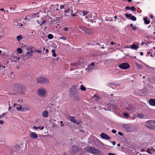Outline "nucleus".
Here are the masks:
<instances>
[{
    "label": "nucleus",
    "instance_id": "obj_1",
    "mask_svg": "<svg viewBox=\"0 0 155 155\" xmlns=\"http://www.w3.org/2000/svg\"><path fill=\"white\" fill-rule=\"evenodd\" d=\"M13 91L18 94H24L26 92V87L18 83L14 84L12 87Z\"/></svg>",
    "mask_w": 155,
    "mask_h": 155
},
{
    "label": "nucleus",
    "instance_id": "obj_2",
    "mask_svg": "<svg viewBox=\"0 0 155 155\" xmlns=\"http://www.w3.org/2000/svg\"><path fill=\"white\" fill-rule=\"evenodd\" d=\"M36 81L37 83L43 84H48L49 82V80L48 79L43 76L37 78Z\"/></svg>",
    "mask_w": 155,
    "mask_h": 155
},
{
    "label": "nucleus",
    "instance_id": "obj_3",
    "mask_svg": "<svg viewBox=\"0 0 155 155\" xmlns=\"http://www.w3.org/2000/svg\"><path fill=\"white\" fill-rule=\"evenodd\" d=\"M146 126L150 129H153L155 128V121L149 120L147 121L146 124Z\"/></svg>",
    "mask_w": 155,
    "mask_h": 155
},
{
    "label": "nucleus",
    "instance_id": "obj_4",
    "mask_svg": "<svg viewBox=\"0 0 155 155\" xmlns=\"http://www.w3.org/2000/svg\"><path fill=\"white\" fill-rule=\"evenodd\" d=\"M118 67L122 69L126 70L130 68V65L127 63H123L120 64Z\"/></svg>",
    "mask_w": 155,
    "mask_h": 155
},
{
    "label": "nucleus",
    "instance_id": "obj_5",
    "mask_svg": "<svg viewBox=\"0 0 155 155\" xmlns=\"http://www.w3.org/2000/svg\"><path fill=\"white\" fill-rule=\"evenodd\" d=\"M46 91L44 89L39 88L38 91V93L39 96L44 97L46 93Z\"/></svg>",
    "mask_w": 155,
    "mask_h": 155
},
{
    "label": "nucleus",
    "instance_id": "obj_6",
    "mask_svg": "<svg viewBox=\"0 0 155 155\" xmlns=\"http://www.w3.org/2000/svg\"><path fill=\"white\" fill-rule=\"evenodd\" d=\"M127 108L128 110L131 111L132 112H135V107L132 104H128Z\"/></svg>",
    "mask_w": 155,
    "mask_h": 155
},
{
    "label": "nucleus",
    "instance_id": "obj_7",
    "mask_svg": "<svg viewBox=\"0 0 155 155\" xmlns=\"http://www.w3.org/2000/svg\"><path fill=\"white\" fill-rule=\"evenodd\" d=\"M101 138L103 139L109 140L110 139V137L105 133H102L100 135Z\"/></svg>",
    "mask_w": 155,
    "mask_h": 155
},
{
    "label": "nucleus",
    "instance_id": "obj_8",
    "mask_svg": "<svg viewBox=\"0 0 155 155\" xmlns=\"http://www.w3.org/2000/svg\"><path fill=\"white\" fill-rule=\"evenodd\" d=\"M80 29L84 31L85 34H88L89 32V29L85 27L81 26L79 27Z\"/></svg>",
    "mask_w": 155,
    "mask_h": 155
},
{
    "label": "nucleus",
    "instance_id": "obj_9",
    "mask_svg": "<svg viewBox=\"0 0 155 155\" xmlns=\"http://www.w3.org/2000/svg\"><path fill=\"white\" fill-rule=\"evenodd\" d=\"M94 148V147L90 146L88 147H85L84 148V150H86L89 153H92Z\"/></svg>",
    "mask_w": 155,
    "mask_h": 155
},
{
    "label": "nucleus",
    "instance_id": "obj_10",
    "mask_svg": "<svg viewBox=\"0 0 155 155\" xmlns=\"http://www.w3.org/2000/svg\"><path fill=\"white\" fill-rule=\"evenodd\" d=\"M101 153V151L100 150L97 149H96L94 148L92 154H94L97 155L98 154L100 155Z\"/></svg>",
    "mask_w": 155,
    "mask_h": 155
},
{
    "label": "nucleus",
    "instance_id": "obj_11",
    "mask_svg": "<svg viewBox=\"0 0 155 155\" xmlns=\"http://www.w3.org/2000/svg\"><path fill=\"white\" fill-rule=\"evenodd\" d=\"M30 136L31 138L34 139H36L38 137L37 134L35 132H31L30 134Z\"/></svg>",
    "mask_w": 155,
    "mask_h": 155
},
{
    "label": "nucleus",
    "instance_id": "obj_12",
    "mask_svg": "<svg viewBox=\"0 0 155 155\" xmlns=\"http://www.w3.org/2000/svg\"><path fill=\"white\" fill-rule=\"evenodd\" d=\"M125 9L127 10H132L133 12H135L136 11V8L133 6H132L131 7H130L128 6H126V7H125Z\"/></svg>",
    "mask_w": 155,
    "mask_h": 155
},
{
    "label": "nucleus",
    "instance_id": "obj_13",
    "mask_svg": "<svg viewBox=\"0 0 155 155\" xmlns=\"http://www.w3.org/2000/svg\"><path fill=\"white\" fill-rule=\"evenodd\" d=\"M42 116L44 118L47 117L49 115V113L48 110H45L42 112Z\"/></svg>",
    "mask_w": 155,
    "mask_h": 155
},
{
    "label": "nucleus",
    "instance_id": "obj_14",
    "mask_svg": "<svg viewBox=\"0 0 155 155\" xmlns=\"http://www.w3.org/2000/svg\"><path fill=\"white\" fill-rule=\"evenodd\" d=\"M150 104L152 106H155V99H151L149 101Z\"/></svg>",
    "mask_w": 155,
    "mask_h": 155
},
{
    "label": "nucleus",
    "instance_id": "obj_15",
    "mask_svg": "<svg viewBox=\"0 0 155 155\" xmlns=\"http://www.w3.org/2000/svg\"><path fill=\"white\" fill-rule=\"evenodd\" d=\"M14 107H15L18 110H22L21 107L20 105H18L16 104H14Z\"/></svg>",
    "mask_w": 155,
    "mask_h": 155
},
{
    "label": "nucleus",
    "instance_id": "obj_16",
    "mask_svg": "<svg viewBox=\"0 0 155 155\" xmlns=\"http://www.w3.org/2000/svg\"><path fill=\"white\" fill-rule=\"evenodd\" d=\"M74 95V97L75 100L78 101L79 100V97L77 93H75Z\"/></svg>",
    "mask_w": 155,
    "mask_h": 155
},
{
    "label": "nucleus",
    "instance_id": "obj_17",
    "mask_svg": "<svg viewBox=\"0 0 155 155\" xmlns=\"http://www.w3.org/2000/svg\"><path fill=\"white\" fill-rule=\"evenodd\" d=\"M72 148H73V152H77L78 150V149L77 147V146L75 145H74L72 146Z\"/></svg>",
    "mask_w": 155,
    "mask_h": 155
},
{
    "label": "nucleus",
    "instance_id": "obj_18",
    "mask_svg": "<svg viewBox=\"0 0 155 155\" xmlns=\"http://www.w3.org/2000/svg\"><path fill=\"white\" fill-rule=\"evenodd\" d=\"M131 48L133 49L137 50L138 48V46L134 44H133L131 45Z\"/></svg>",
    "mask_w": 155,
    "mask_h": 155
},
{
    "label": "nucleus",
    "instance_id": "obj_19",
    "mask_svg": "<svg viewBox=\"0 0 155 155\" xmlns=\"http://www.w3.org/2000/svg\"><path fill=\"white\" fill-rule=\"evenodd\" d=\"M94 63H92L91 64L89 65L88 67L87 68V69L89 71L90 70H91L93 69L92 68H91V67H93L94 65Z\"/></svg>",
    "mask_w": 155,
    "mask_h": 155
},
{
    "label": "nucleus",
    "instance_id": "obj_20",
    "mask_svg": "<svg viewBox=\"0 0 155 155\" xmlns=\"http://www.w3.org/2000/svg\"><path fill=\"white\" fill-rule=\"evenodd\" d=\"M33 51H29L26 54V55L28 56V57H27L28 58V57H31L33 54Z\"/></svg>",
    "mask_w": 155,
    "mask_h": 155
},
{
    "label": "nucleus",
    "instance_id": "obj_21",
    "mask_svg": "<svg viewBox=\"0 0 155 155\" xmlns=\"http://www.w3.org/2000/svg\"><path fill=\"white\" fill-rule=\"evenodd\" d=\"M143 20L145 23L146 24H148L150 23V21L149 20H147V18H143Z\"/></svg>",
    "mask_w": 155,
    "mask_h": 155
},
{
    "label": "nucleus",
    "instance_id": "obj_22",
    "mask_svg": "<svg viewBox=\"0 0 155 155\" xmlns=\"http://www.w3.org/2000/svg\"><path fill=\"white\" fill-rule=\"evenodd\" d=\"M89 12L85 10H84L82 12V15L84 16L87 15Z\"/></svg>",
    "mask_w": 155,
    "mask_h": 155
},
{
    "label": "nucleus",
    "instance_id": "obj_23",
    "mask_svg": "<svg viewBox=\"0 0 155 155\" xmlns=\"http://www.w3.org/2000/svg\"><path fill=\"white\" fill-rule=\"evenodd\" d=\"M125 16L126 18H129L130 19H131V18L132 16L131 14H125Z\"/></svg>",
    "mask_w": 155,
    "mask_h": 155
},
{
    "label": "nucleus",
    "instance_id": "obj_24",
    "mask_svg": "<svg viewBox=\"0 0 155 155\" xmlns=\"http://www.w3.org/2000/svg\"><path fill=\"white\" fill-rule=\"evenodd\" d=\"M51 52L52 53V56L53 57H55L56 56V54L55 53V50L54 49L51 50Z\"/></svg>",
    "mask_w": 155,
    "mask_h": 155
},
{
    "label": "nucleus",
    "instance_id": "obj_25",
    "mask_svg": "<svg viewBox=\"0 0 155 155\" xmlns=\"http://www.w3.org/2000/svg\"><path fill=\"white\" fill-rule=\"evenodd\" d=\"M22 38L21 35H19L16 37V39L18 41H20Z\"/></svg>",
    "mask_w": 155,
    "mask_h": 155
},
{
    "label": "nucleus",
    "instance_id": "obj_26",
    "mask_svg": "<svg viewBox=\"0 0 155 155\" xmlns=\"http://www.w3.org/2000/svg\"><path fill=\"white\" fill-rule=\"evenodd\" d=\"M137 117L140 118H143V114H140V113H138L137 114Z\"/></svg>",
    "mask_w": 155,
    "mask_h": 155
},
{
    "label": "nucleus",
    "instance_id": "obj_27",
    "mask_svg": "<svg viewBox=\"0 0 155 155\" xmlns=\"http://www.w3.org/2000/svg\"><path fill=\"white\" fill-rule=\"evenodd\" d=\"M70 118H71V120L72 122L74 123H76L75 120L73 117L71 116Z\"/></svg>",
    "mask_w": 155,
    "mask_h": 155
},
{
    "label": "nucleus",
    "instance_id": "obj_28",
    "mask_svg": "<svg viewBox=\"0 0 155 155\" xmlns=\"http://www.w3.org/2000/svg\"><path fill=\"white\" fill-rule=\"evenodd\" d=\"M131 20L135 21L136 20L137 18L134 16L132 15L131 18Z\"/></svg>",
    "mask_w": 155,
    "mask_h": 155
},
{
    "label": "nucleus",
    "instance_id": "obj_29",
    "mask_svg": "<svg viewBox=\"0 0 155 155\" xmlns=\"http://www.w3.org/2000/svg\"><path fill=\"white\" fill-rule=\"evenodd\" d=\"M81 89L83 91H85L86 90V88L83 85H81Z\"/></svg>",
    "mask_w": 155,
    "mask_h": 155
},
{
    "label": "nucleus",
    "instance_id": "obj_30",
    "mask_svg": "<svg viewBox=\"0 0 155 155\" xmlns=\"http://www.w3.org/2000/svg\"><path fill=\"white\" fill-rule=\"evenodd\" d=\"M17 51L20 54H21L22 52V51L21 48H18L17 49Z\"/></svg>",
    "mask_w": 155,
    "mask_h": 155
},
{
    "label": "nucleus",
    "instance_id": "obj_31",
    "mask_svg": "<svg viewBox=\"0 0 155 155\" xmlns=\"http://www.w3.org/2000/svg\"><path fill=\"white\" fill-rule=\"evenodd\" d=\"M53 38V36L51 34H49L48 35V38L49 39H51Z\"/></svg>",
    "mask_w": 155,
    "mask_h": 155
},
{
    "label": "nucleus",
    "instance_id": "obj_32",
    "mask_svg": "<svg viewBox=\"0 0 155 155\" xmlns=\"http://www.w3.org/2000/svg\"><path fill=\"white\" fill-rule=\"evenodd\" d=\"M78 64V63H71L70 64L71 65L73 66L74 67H76V66H77Z\"/></svg>",
    "mask_w": 155,
    "mask_h": 155
},
{
    "label": "nucleus",
    "instance_id": "obj_33",
    "mask_svg": "<svg viewBox=\"0 0 155 155\" xmlns=\"http://www.w3.org/2000/svg\"><path fill=\"white\" fill-rule=\"evenodd\" d=\"M123 115L126 118H128L129 116V114L127 113H123Z\"/></svg>",
    "mask_w": 155,
    "mask_h": 155
},
{
    "label": "nucleus",
    "instance_id": "obj_34",
    "mask_svg": "<svg viewBox=\"0 0 155 155\" xmlns=\"http://www.w3.org/2000/svg\"><path fill=\"white\" fill-rule=\"evenodd\" d=\"M130 27H131L133 29V30H135L136 29V27H134L133 26V25L132 24H131L130 25Z\"/></svg>",
    "mask_w": 155,
    "mask_h": 155
},
{
    "label": "nucleus",
    "instance_id": "obj_35",
    "mask_svg": "<svg viewBox=\"0 0 155 155\" xmlns=\"http://www.w3.org/2000/svg\"><path fill=\"white\" fill-rule=\"evenodd\" d=\"M150 153H151V154L152 153H154L155 151V150L154 148H152L150 149Z\"/></svg>",
    "mask_w": 155,
    "mask_h": 155
},
{
    "label": "nucleus",
    "instance_id": "obj_36",
    "mask_svg": "<svg viewBox=\"0 0 155 155\" xmlns=\"http://www.w3.org/2000/svg\"><path fill=\"white\" fill-rule=\"evenodd\" d=\"M147 153L150 154H151V153H150V150L149 148H148L147 150Z\"/></svg>",
    "mask_w": 155,
    "mask_h": 155
},
{
    "label": "nucleus",
    "instance_id": "obj_37",
    "mask_svg": "<svg viewBox=\"0 0 155 155\" xmlns=\"http://www.w3.org/2000/svg\"><path fill=\"white\" fill-rule=\"evenodd\" d=\"M60 39H63L64 40H66L67 39V38L65 37H60Z\"/></svg>",
    "mask_w": 155,
    "mask_h": 155
},
{
    "label": "nucleus",
    "instance_id": "obj_38",
    "mask_svg": "<svg viewBox=\"0 0 155 155\" xmlns=\"http://www.w3.org/2000/svg\"><path fill=\"white\" fill-rule=\"evenodd\" d=\"M65 12L66 13L65 16H66L67 15V14L69 13V10H67L65 11Z\"/></svg>",
    "mask_w": 155,
    "mask_h": 155
},
{
    "label": "nucleus",
    "instance_id": "obj_39",
    "mask_svg": "<svg viewBox=\"0 0 155 155\" xmlns=\"http://www.w3.org/2000/svg\"><path fill=\"white\" fill-rule=\"evenodd\" d=\"M35 51L36 52H38V53H41L42 52L41 51V50H35Z\"/></svg>",
    "mask_w": 155,
    "mask_h": 155
},
{
    "label": "nucleus",
    "instance_id": "obj_40",
    "mask_svg": "<svg viewBox=\"0 0 155 155\" xmlns=\"http://www.w3.org/2000/svg\"><path fill=\"white\" fill-rule=\"evenodd\" d=\"M44 126L41 127L39 126V127H38V129H40L41 130H43L44 129Z\"/></svg>",
    "mask_w": 155,
    "mask_h": 155
},
{
    "label": "nucleus",
    "instance_id": "obj_41",
    "mask_svg": "<svg viewBox=\"0 0 155 155\" xmlns=\"http://www.w3.org/2000/svg\"><path fill=\"white\" fill-rule=\"evenodd\" d=\"M111 132L114 134H115L116 132V131L115 130L113 129L111 130Z\"/></svg>",
    "mask_w": 155,
    "mask_h": 155
},
{
    "label": "nucleus",
    "instance_id": "obj_42",
    "mask_svg": "<svg viewBox=\"0 0 155 155\" xmlns=\"http://www.w3.org/2000/svg\"><path fill=\"white\" fill-rule=\"evenodd\" d=\"M33 128L34 129H36V130H37L38 129V127L35 126H34Z\"/></svg>",
    "mask_w": 155,
    "mask_h": 155
},
{
    "label": "nucleus",
    "instance_id": "obj_43",
    "mask_svg": "<svg viewBox=\"0 0 155 155\" xmlns=\"http://www.w3.org/2000/svg\"><path fill=\"white\" fill-rule=\"evenodd\" d=\"M64 30L65 31H67L69 30V29L67 27H65L64 28Z\"/></svg>",
    "mask_w": 155,
    "mask_h": 155
},
{
    "label": "nucleus",
    "instance_id": "obj_44",
    "mask_svg": "<svg viewBox=\"0 0 155 155\" xmlns=\"http://www.w3.org/2000/svg\"><path fill=\"white\" fill-rule=\"evenodd\" d=\"M85 18L86 19H88L90 17L89 16L87 15H85Z\"/></svg>",
    "mask_w": 155,
    "mask_h": 155
},
{
    "label": "nucleus",
    "instance_id": "obj_45",
    "mask_svg": "<svg viewBox=\"0 0 155 155\" xmlns=\"http://www.w3.org/2000/svg\"><path fill=\"white\" fill-rule=\"evenodd\" d=\"M127 126L126 125H123V127L125 129L127 128Z\"/></svg>",
    "mask_w": 155,
    "mask_h": 155
},
{
    "label": "nucleus",
    "instance_id": "obj_46",
    "mask_svg": "<svg viewBox=\"0 0 155 155\" xmlns=\"http://www.w3.org/2000/svg\"><path fill=\"white\" fill-rule=\"evenodd\" d=\"M118 134L120 136H123V134L122 133L120 132H118Z\"/></svg>",
    "mask_w": 155,
    "mask_h": 155
},
{
    "label": "nucleus",
    "instance_id": "obj_47",
    "mask_svg": "<svg viewBox=\"0 0 155 155\" xmlns=\"http://www.w3.org/2000/svg\"><path fill=\"white\" fill-rule=\"evenodd\" d=\"M12 108V107L10 106V104H9V108H8V110H10Z\"/></svg>",
    "mask_w": 155,
    "mask_h": 155
},
{
    "label": "nucleus",
    "instance_id": "obj_48",
    "mask_svg": "<svg viewBox=\"0 0 155 155\" xmlns=\"http://www.w3.org/2000/svg\"><path fill=\"white\" fill-rule=\"evenodd\" d=\"M108 155H116L114 153H108Z\"/></svg>",
    "mask_w": 155,
    "mask_h": 155
},
{
    "label": "nucleus",
    "instance_id": "obj_49",
    "mask_svg": "<svg viewBox=\"0 0 155 155\" xmlns=\"http://www.w3.org/2000/svg\"><path fill=\"white\" fill-rule=\"evenodd\" d=\"M64 5H61L60 6V8L62 9L64 7Z\"/></svg>",
    "mask_w": 155,
    "mask_h": 155
},
{
    "label": "nucleus",
    "instance_id": "obj_50",
    "mask_svg": "<svg viewBox=\"0 0 155 155\" xmlns=\"http://www.w3.org/2000/svg\"><path fill=\"white\" fill-rule=\"evenodd\" d=\"M3 124V121L2 120H0V124Z\"/></svg>",
    "mask_w": 155,
    "mask_h": 155
},
{
    "label": "nucleus",
    "instance_id": "obj_51",
    "mask_svg": "<svg viewBox=\"0 0 155 155\" xmlns=\"http://www.w3.org/2000/svg\"><path fill=\"white\" fill-rule=\"evenodd\" d=\"M94 17H95V18H97V14L94 13Z\"/></svg>",
    "mask_w": 155,
    "mask_h": 155
},
{
    "label": "nucleus",
    "instance_id": "obj_52",
    "mask_svg": "<svg viewBox=\"0 0 155 155\" xmlns=\"http://www.w3.org/2000/svg\"><path fill=\"white\" fill-rule=\"evenodd\" d=\"M60 123H61V126H62V127L64 126V125L62 124V123H63V122L62 121H60Z\"/></svg>",
    "mask_w": 155,
    "mask_h": 155
},
{
    "label": "nucleus",
    "instance_id": "obj_53",
    "mask_svg": "<svg viewBox=\"0 0 155 155\" xmlns=\"http://www.w3.org/2000/svg\"><path fill=\"white\" fill-rule=\"evenodd\" d=\"M137 67L139 68V69L141 68V65L139 64H137Z\"/></svg>",
    "mask_w": 155,
    "mask_h": 155
},
{
    "label": "nucleus",
    "instance_id": "obj_54",
    "mask_svg": "<svg viewBox=\"0 0 155 155\" xmlns=\"http://www.w3.org/2000/svg\"><path fill=\"white\" fill-rule=\"evenodd\" d=\"M0 67H3V68H5V66H3L2 64L0 65Z\"/></svg>",
    "mask_w": 155,
    "mask_h": 155
},
{
    "label": "nucleus",
    "instance_id": "obj_55",
    "mask_svg": "<svg viewBox=\"0 0 155 155\" xmlns=\"http://www.w3.org/2000/svg\"><path fill=\"white\" fill-rule=\"evenodd\" d=\"M45 21H43L41 22V25H44V23H45Z\"/></svg>",
    "mask_w": 155,
    "mask_h": 155
},
{
    "label": "nucleus",
    "instance_id": "obj_56",
    "mask_svg": "<svg viewBox=\"0 0 155 155\" xmlns=\"http://www.w3.org/2000/svg\"><path fill=\"white\" fill-rule=\"evenodd\" d=\"M110 44L111 45H113L114 44V43L113 41H111L110 42Z\"/></svg>",
    "mask_w": 155,
    "mask_h": 155
},
{
    "label": "nucleus",
    "instance_id": "obj_57",
    "mask_svg": "<svg viewBox=\"0 0 155 155\" xmlns=\"http://www.w3.org/2000/svg\"><path fill=\"white\" fill-rule=\"evenodd\" d=\"M76 15L75 14V13H74V14H72L71 15L72 16H76Z\"/></svg>",
    "mask_w": 155,
    "mask_h": 155
},
{
    "label": "nucleus",
    "instance_id": "obj_58",
    "mask_svg": "<svg viewBox=\"0 0 155 155\" xmlns=\"http://www.w3.org/2000/svg\"><path fill=\"white\" fill-rule=\"evenodd\" d=\"M140 54L142 56L143 55V53L142 52H141L140 53Z\"/></svg>",
    "mask_w": 155,
    "mask_h": 155
},
{
    "label": "nucleus",
    "instance_id": "obj_59",
    "mask_svg": "<svg viewBox=\"0 0 155 155\" xmlns=\"http://www.w3.org/2000/svg\"><path fill=\"white\" fill-rule=\"evenodd\" d=\"M0 11H4V12H5V10H4V9L3 8H0Z\"/></svg>",
    "mask_w": 155,
    "mask_h": 155
},
{
    "label": "nucleus",
    "instance_id": "obj_60",
    "mask_svg": "<svg viewBox=\"0 0 155 155\" xmlns=\"http://www.w3.org/2000/svg\"><path fill=\"white\" fill-rule=\"evenodd\" d=\"M4 117V116L2 114L0 116V118L3 117Z\"/></svg>",
    "mask_w": 155,
    "mask_h": 155
},
{
    "label": "nucleus",
    "instance_id": "obj_61",
    "mask_svg": "<svg viewBox=\"0 0 155 155\" xmlns=\"http://www.w3.org/2000/svg\"><path fill=\"white\" fill-rule=\"evenodd\" d=\"M112 143L113 145H115L116 144L115 142V141H113Z\"/></svg>",
    "mask_w": 155,
    "mask_h": 155
},
{
    "label": "nucleus",
    "instance_id": "obj_62",
    "mask_svg": "<svg viewBox=\"0 0 155 155\" xmlns=\"http://www.w3.org/2000/svg\"><path fill=\"white\" fill-rule=\"evenodd\" d=\"M153 16L152 15H151V16H150V18H153Z\"/></svg>",
    "mask_w": 155,
    "mask_h": 155
},
{
    "label": "nucleus",
    "instance_id": "obj_63",
    "mask_svg": "<svg viewBox=\"0 0 155 155\" xmlns=\"http://www.w3.org/2000/svg\"><path fill=\"white\" fill-rule=\"evenodd\" d=\"M46 51L47 52V53H48V52H49V50L48 49H47L46 50Z\"/></svg>",
    "mask_w": 155,
    "mask_h": 155
},
{
    "label": "nucleus",
    "instance_id": "obj_64",
    "mask_svg": "<svg viewBox=\"0 0 155 155\" xmlns=\"http://www.w3.org/2000/svg\"><path fill=\"white\" fill-rule=\"evenodd\" d=\"M128 2H132V0H127Z\"/></svg>",
    "mask_w": 155,
    "mask_h": 155
}]
</instances>
